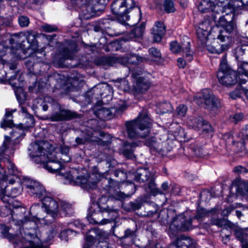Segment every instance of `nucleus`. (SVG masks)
<instances>
[{"mask_svg":"<svg viewBox=\"0 0 248 248\" xmlns=\"http://www.w3.org/2000/svg\"><path fill=\"white\" fill-rule=\"evenodd\" d=\"M29 155L36 163H44L48 161L44 167L49 172L61 174L62 168V150L55 149L46 141H37L30 144Z\"/></svg>","mask_w":248,"mask_h":248,"instance_id":"f257e3e1","label":"nucleus"},{"mask_svg":"<svg viewBox=\"0 0 248 248\" xmlns=\"http://www.w3.org/2000/svg\"><path fill=\"white\" fill-rule=\"evenodd\" d=\"M18 170L15 164L8 158H0V198L3 202H7L6 197L15 198L21 193L20 188H12L10 191L7 188L8 182L13 184Z\"/></svg>","mask_w":248,"mask_h":248,"instance_id":"f03ea898","label":"nucleus"},{"mask_svg":"<svg viewBox=\"0 0 248 248\" xmlns=\"http://www.w3.org/2000/svg\"><path fill=\"white\" fill-rule=\"evenodd\" d=\"M151 124L146 111H142L137 119L126 123L128 137L132 139L145 138L150 133Z\"/></svg>","mask_w":248,"mask_h":248,"instance_id":"7ed1b4c3","label":"nucleus"},{"mask_svg":"<svg viewBox=\"0 0 248 248\" xmlns=\"http://www.w3.org/2000/svg\"><path fill=\"white\" fill-rule=\"evenodd\" d=\"M232 16L231 17V20L228 21V18L225 17V15L219 17L218 22L221 29L219 30L217 39L221 42H224V44L221 45L220 48L219 49L213 48V50H210L212 53L219 54L228 49L230 47L232 43L231 35L236 31V24L232 21Z\"/></svg>","mask_w":248,"mask_h":248,"instance_id":"20e7f679","label":"nucleus"},{"mask_svg":"<svg viewBox=\"0 0 248 248\" xmlns=\"http://www.w3.org/2000/svg\"><path fill=\"white\" fill-rule=\"evenodd\" d=\"M1 233L5 237L17 245H20L19 243H21L23 245L22 248H44L39 238L30 232H24L23 233L20 231V234L15 235L8 233L9 228L4 225H1Z\"/></svg>","mask_w":248,"mask_h":248,"instance_id":"39448f33","label":"nucleus"},{"mask_svg":"<svg viewBox=\"0 0 248 248\" xmlns=\"http://www.w3.org/2000/svg\"><path fill=\"white\" fill-rule=\"evenodd\" d=\"M135 6L134 0H115L111 4V10L118 22L126 25V21L129 19L128 14Z\"/></svg>","mask_w":248,"mask_h":248,"instance_id":"423d86ee","label":"nucleus"},{"mask_svg":"<svg viewBox=\"0 0 248 248\" xmlns=\"http://www.w3.org/2000/svg\"><path fill=\"white\" fill-rule=\"evenodd\" d=\"M217 77L219 83L226 86L233 85L238 81L237 73L228 65L226 55L222 58Z\"/></svg>","mask_w":248,"mask_h":248,"instance_id":"0eeeda50","label":"nucleus"},{"mask_svg":"<svg viewBox=\"0 0 248 248\" xmlns=\"http://www.w3.org/2000/svg\"><path fill=\"white\" fill-rule=\"evenodd\" d=\"M198 9L202 13H208L212 12L215 14H220V13H226V15L231 13L232 16L233 13L232 9H226L218 5L215 4V3L210 0H202L198 6Z\"/></svg>","mask_w":248,"mask_h":248,"instance_id":"6e6552de","label":"nucleus"},{"mask_svg":"<svg viewBox=\"0 0 248 248\" xmlns=\"http://www.w3.org/2000/svg\"><path fill=\"white\" fill-rule=\"evenodd\" d=\"M192 228L191 219H186L183 214L174 217L170 225V231L172 233L178 231H187Z\"/></svg>","mask_w":248,"mask_h":248,"instance_id":"1a4fd4ad","label":"nucleus"},{"mask_svg":"<svg viewBox=\"0 0 248 248\" xmlns=\"http://www.w3.org/2000/svg\"><path fill=\"white\" fill-rule=\"evenodd\" d=\"M201 104L204 101V107L215 114L221 107L220 101L215 96L211 94L209 91L205 90L202 92V97H199Z\"/></svg>","mask_w":248,"mask_h":248,"instance_id":"9d476101","label":"nucleus"},{"mask_svg":"<svg viewBox=\"0 0 248 248\" xmlns=\"http://www.w3.org/2000/svg\"><path fill=\"white\" fill-rule=\"evenodd\" d=\"M108 201V198L106 196H102L99 199L98 201V206L101 212H107L108 216L110 217L108 219H103L99 220H94V224H99L101 225L106 224L114 220L118 216V213L116 210L114 209H110L108 208V206L106 205Z\"/></svg>","mask_w":248,"mask_h":248,"instance_id":"9b49d317","label":"nucleus"},{"mask_svg":"<svg viewBox=\"0 0 248 248\" xmlns=\"http://www.w3.org/2000/svg\"><path fill=\"white\" fill-rule=\"evenodd\" d=\"M24 185L31 195L40 198L46 193L45 187L39 182L32 179H28L24 182Z\"/></svg>","mask_w":248,"mask_h":248,"instance_id":"f8f14e48","label":"nucleus"},{"mask_svg":"<svg viewBox=\"0 0 248 248\" xmlns=\"http://www.w3.org/2000/svg\"><path fill=\"white\" fill-rule=\"evenodd\" d=\"M101 176L99 174H92L88 178L85 177H80L81 186L86 189H93L96 187L97 183L100 180Z\"/></svg>","mask_w":248,"mask_h":248,"instance_id":"ddd939ff","label":"nucleus"},{"mask_svg":"<svg viewBox=\"0 0 248 248\" xmlns=\"http://www.w3.org/2000/svg\"><path fill=\"white\" fill-rule=\"evenodd\" d=\"M32 51H26L25 48H18L16 52H13V56L16 60L23 59L27 58V54H28L29 57L25 61V64L28 68H31L34 64L33 59L34 58L31 54Z\"/></svg>","mask_w":248,"mask_h":248,"instance_id":"4468645a","label":"nucleus"},{"mask_svg":"<svg viewBox=\"0 0 248 248\" xmlns=\"http://www.w3.org/2000/svg\"><path fill=\"white\" fill-rule=\"evenodd\" d=\"M132 77L133 79L134 89L136 92L141 93L148 90L149 84L144 79L140 77L139 74L132 73Z\"/></svg>","mask_w":248,"mask_h":248,"instance_id":"2eb2a0df","label":"nucleus"},{"mask_svg":"<svg viewBox=\"0 0 248 248\" xmlns=\"http://www.w3.org/2000/svg\"><path fill=\"white\" fill-rule=\"evenodd\" d=\"M154 174L146 168L139 169L135 174V180L139 183H144L149 180H151L150 185H153Z\"/></svg>","mask_w":248,"mask_h":248,"instance_id":"dca6fc26","label":"nucleus"},{"mask_svg":"<svg viewBox=\"0 0 248 248\" xmlns=\"http://www.w3.org/2000/svg\"><path fill=\"white\" fill-rule=\"evenodd\" d=\"M25 37L29 44L26 49V51L38 50L39 45L36 39V34L33 32L32 31H29L25 32Z\"/></svg>","mask_w":248,"mask_h":248,"instance_id":"f3484780","label":"nucleus"},{"mask_svg":"<svg viewBox=\"0 0 248 248\" xmlns=\"http://www.w3.org/2000/svg\"><path fill=\"white\" fill-rule=\"evenodd\" d=\"M21 114L24 118L23 122L21 123L18 126L20 128L24 129H28L33 127L34 125V118L31 115L28 113L26 108L23 107L21 108Z\"/></svg>","mask_w":248,"mask_h":248,"instance_id":"a211bd4d","label":"nucleus"},{"mask_svg":"<svg viewBox=\"0 0 248 248\" xmlns=\"http://www.w3.org/2000/svg\"><path fill=\"white\" fill-rule=\"evenodd\" d=\"M165 32L166 28L164 23L161 21L156 22L152 29L154 41L156 42H160Z\"/></svg>","mask_w":248,"mask_h":248,"instance_id":"6ab92c4d","label":"nucleus"},{"mask_svg":"<svg viewBox=\"0 0 248 248\" xmlns=\"http://www.w3.org/2000/svg\"><path fill=\"white\" fill-rule=\"evenodd\" d=\"M231 190H234L236 194H248V184L243 181L235 180L232 182Z\"/></svg>","mask_w":248,"mask_h":248,"instance_id":"aec40b11","label":"nucleus"},{"mask_svg":"<svg viewBox=\"0 0 248 248\" xmlns=\"http://www.w3.org/2000/svg\"><path fill=\"white\" fill-rule=\"evenodd\" d=\"M25 32H20L19 33H16L13 35L10 39V43L12 45L11 48V53L13 55V52H16V50L18 48H24L22 47V44H20L22 41L21 38L25 37Z\"/></svg>","mask_w":248,"mask_h":248,"instance_id":"412c9836","label":"nucleus"},{"mask_svg":"<svg viewBox=\"0 0 248 248\" xmlns=\"http://www.w3.org/2000/svg\"><path fill=\"white\" fill-rule=\"evenodd\" d=\"M42 204L46 212H58V204L51 197H45L42 200Z\"/></svg>","mask_w":248,"mask_h":248,"instance_id":"4be33fe9","label":"nucleus"},{"mask_svg":"<svg viewBox=\"0 0 248 248\" xmlns=\"http://www.w3.org/2000/svg\"><path fill=\"white\" fill-rule=\"evenodd\" d=\"M233 231L234 232V235L236 237L241 241L243 248H248L246 243H245V240H248L247 233H246V229H242L238 227L235 226L233 225L231 227Z\"/></svg>","mask_w":248,"mask_h":248,"instance_id":"5701e85b","label":"nucleus"},{"mask_svg":"<svg viewBox=\"0 0 248 248\" xmlns=\"http://www.w3.org/2000/svg\"><path fill=\"white\" fill-rule=\"evenodd\" d=\"M15 142L8 137H5V140L1 147L0 154L4 153L7 155H12L14 153Z\"/></svg>","mask_w":248,"mask_h":248,"instance_id":"b1692460","label":"nucleus"},{"mask_svg":"<svg viewBox=\"0 0 248 248\" xmlns=\"http://www.w3.org/2000/svg\"><path fill=\"white\" fill-rule=\"evenodd\" d=\"M144 30V25H141L133 30L124 39L125 41H135L141 37Z\"/></svg>","mask_w":248,"mask_h":248,"instance_id":"393cba45","label":"nucleus"},{"mask_svg":"<svg viewBox=\"0 0 248 248\" xmlns=\"http://www.w3.org/2000/svg\"><path fill=\"white\" fill-rule=\"evenodd\" d=\"M124 62L126 63L138 65L147 61V59L139 56L136 54H129L123 58Z\"/></svg>","mask_w":248,"mask_h":248,"instance_id":"a878e982","label":"nucleus"},{"mask_svg":"<svg viewBox=\"0 0 248 248\" xmlns=\"http://www.w3.org/2000/svg\"><path fill=\"white\" fill-rule=\"evenodd\" d=\"M190 41L189 38L186 37V40L181 43L180 45V52L183 51L185 53V59L187 62H190L193 57L190 53Z\"/></svg>","mask_w":248,"mask_h":248,"instance_id":"bb28decb","label":"nucleus"},{"mask_svg":"<svg viewBox=\"0 0 248 248\" xmlns=\"http://www.w3.org/2000/svg\"><path fill=\"white\" fill-rule=\"evenodd\" d=\"M46 215L44 217H41L38 214H36L35 216L38 219V221L41 223L44 224H48L53 222L58 216V212L54 213L53 212H46Z\"/></svg>","mask_w":248,"mask_h":248,"instance_id":"cd10ccee","label":"nucleus"},{"mask_svg":"<svg viewBox=\"0 0 248 248\" xmlns=\"http://www.w3.org/2000/svg\"><path fill=\"white\" fill-rule=\"evenodd\" d=\"M104 135L105 134L103 132L94 131L93 133H88L87 137L85 138L84 141L79 138H76V141L78 144H83L86 141H98L97 136L100 135L101 137H103Z\"/></svg>","mask_w":248,"mask_h":248,"instance_id":"c85d7f7f","label":"nucleus"},{"mask_svg":"<svg viewBox=\"0 0 248 248\" xmlns=\"http://www.w3.org/2000/svg\"><path fill=\"white\" fill-rule=\"evenodd\" d=\"M239 136L241 139L236 142V145L239 148L238 150L242 151L245 149V139H248V124H246L245 127L241 130Z\"/></svg>","mask_w":248,"mask_h":248,"instance_id":"c756f323","label":"nucleus"},{"mask_svg":"<svg viewBox=\"0 0 248 248\" xmlns=\"http://www.w3.org/2000/svg\"><path fill=\"white\" fill-rule=\"evenodd\" d=\"M174 243L177 248H188L194 244V241L190 238L183 236L177 239Z\"/></svg>","mask_w":248,"mask_h":248,"instance_id":"7c9ffc66","label":"nucleus"},{"mask_svg":"<svg viewBox=\"0 0 248 248\" xmlns=\"http://www.w3.org/2000/svg\"><path fill=\"white\" fill-rule=\"evenodd\" d=\"M95 114L101 120H107L112 117L113 113L109 108H102L95 111Z\"/></svg>","mask_w":248,"mask_h":248,"instance_id":"2f4dec72","label":"nucleus"},{"mask_svg":"<svg viewBox=\"0 0 248 248\" xmlns=\"http://www.w3.org/2000/svg\"><path fill=\"white\" fill-rule=\"evenodd\" d=\"M187 123L189 126L198 129L202 128L207 125V122L203 121L202 118L200 117L197 118H190Z\"/></svg>","mask_w":248,"mask_h":248,"instance_id":"473e14b6","label":"nucleus"},{"mask_svg":"<svg viewBox=\"0 0 248 248\" xmlns=\"http://www.w3.org/2000/svg\"><path fill=\"white\" fill-rule=\"evenodd\" d=\"M145 144L155 150L157 151L161 149V142L157 141L156 139L154 137L147 139L145 141Z\"/></svg>","mask_w":248,"mask_h":248,"instance_id":"72a5a7b5","label":"nucleus"},{"mask_svg":"<svg viewBox=\"0 0 248 248\" xmlns=\"http://www.w3.org/2000/svg\"><path fill=\"white\" fill-rule=\"evenodd\" d=\"M53 108L54 109L58 110V111L54 112L50 116V120L51 121H60L62 120V114L61 107L58 104H54Z\"/></svg>","mask_w":248,"mask_h":248,"instance_id":"f704fd0d","label":"nucleus"},{"mask_svg":"<svg viewBox=\"0 0 248 248\" xmlns=\"http://www.w3.org/2000/svg\"><path fill=\"white\" fill-rule=\"evenodd\" d=\"M209 32L207 31H202L201 29H197V34L198 39L201 42V44L203 46L208 40V36Z\"/></svg>","mask_w":248,"mask_h":248,"instance_id":"c9c22d12","label":"nucleus"},{"mask_svg":"<svg viewBox=\"0 0 248 248\" xmlns=\"http://www.w3.org/2000/svg\"><path fill=\"white\" fill-rule=\"evenodd\" d=\"M92 232L95 233L96 235H100L101 234V232L98 229L94 228L91 230L86 237V242L89 244V245H92L93 243H94L95 240L94 237L90 234Z\"/></svg>","mask_w":248,"mask_h":248,"instance_id":"e433bc0d","label":"nucleus"},{"mask_svg":"<svg viewBox=\"0 0 248 248\" xmlns=\"http://www.w3.org/2000/svg\"><path fill=\"white\" fill-rule=\"evenodd\" d=\"M164 10L167 13H172L175 11L172 0H165L163 3Z\"/></svg>","mask_w":248,"mask_h":248,"instance_id":"4c0bfd02","label":"nucleus"},{"mask_svg":"<svg viewBox=\"0 0 248 248\" xmlns=\"http://www.w3.org/2000/svg\"><path fill=\"white\" fill-rule=\"evenodd\" d=\"M132 193L125 194L121 191H118L117 189L114 190L113 193L112 194L113 197L118 200H122L129 198L132 195Z\"/></svg>","mask_w":248,"mask_h":248,"instance_id":"58836bf2","label":"nucleus"},{"mask_svg":"<svg viewBox=\"0 0 248 248\" xmlns=\"http://www.w3.org/2000/svg\"><path fill=\"white\" fill-rule=\"evenodd\" d=\"M73 212L72 205L66 201H63V214H64V216L66 217L70 216Z\"/></svg>","mask_w":248,"mask_h":248,"instance_id":"ea45409f","label":"nucleus"},{"mask_svg":"<svg viewBox=\"0 0 248 248\" xmlns=\"http://www.w3.org/2000/svg\"><path fill=\"white\" fill-rule=\"evenodd\" d=\"M16 98L19 102H22L26 99V96L22 88H17L15 91Z\"/></svg>","mask_w":248,"mask_h":248,"instance_id":"a19ab883","label":"nucleus"},{"mask_svg":"<svg viewBox=\"0 0 248 248\" xmlns=\"http://www.w3.org/2000/svg\"><path fill=\"white\" fill-rule=\"evenodd\" d=\"M32 56L34 58L33 59V62L38 63L43 62L44 57L42 53L39 52L38 50L32 51L31 52Z\"/></svg>","mask_w":248,"mask_h":248,"instance_id":"79ce46f5","label":"nucleus"},{"mask_svg":"<svg viewBox=\"0 0 248 248\" xmlns=\"http://www.w3.org/2000/svg\"><path fill=\"white\" fill-rule=\"evenodd\" d=\"M197 29H201L202 31H207V32H209L211 29L210 22L208 20L204 21L199 25Z\"/></svg>","mask_w":248,"mask_h":248,"instance_id":"37998d69","label":"nucleus"},{"mask_svg":"<svg viewBox=\"0 0 248 248\" xmlns=\"http://www.w3.org/2000/svg\"><path fill=\"white\" fill-rule=\"evenodd\" d=\"M187 111V108L184 105H180L177 107L176 112L179 117H183L185 116Z\"/></svg>","mask_w":248,"mask_h":248,"instance_id":"c03bdc74","label":"nucleus"},{"mask_svg":"<svg viewBox=\"0 0 248 248\" xmlns=\"http://www.w3.org/2000/svg\"><path fill=\"white\" fill-rule=\"evenodd\" d=\"M18 21L19 25L22 27H27L30 23L29 18L26 16H19Z\"/></svg>","mask_w":248,"mask_h":248,"instance_id":"a18cd8bd","label":"nucleus"},{"mask_svg":"<svg viewBox=\"0 0 248 248\" xmlns=\"http://www.w3.org/2000/svg\"><path fill=\"white\" fill-rule=\"evenodd\" d=\"M170 49L174 53L180 52V45L176 41L172 42L170 44Z\"/></svg>","mask_w":248,"mask_h":248,"instance_id":"49530a36","label":"nucleus"},{"mask_svg":"<svg viewBox=\"0 0 248 248\" xmlns=\"http://www.w3.org/2000/svg\"><path fill=\"white\" fill-rule=\"evenodd\" d=\"M41 30L45 32H52L57 30V28L54 26L49 24H44L41 26Z\"/></svg>","mask_w":248,"mask_h":248,"instance_id":"de8ad7c7","label":"nucleus"},{"mask_svg":"<svg viewBox=\"0 0 248 248\" xmlns=\"http://www.w3.org/2000/svg\"><path fill=\"white\" fill-rule=\"evenodd\" d=\"M72 80L73 79L72 78H69L68 79V82L64 85H63V89L64 88V86L66 93L74 91V88L73 87Z\"/></svg>","mask_w":248,"mask_h":248,"instance_id":"09e8293b","label":"nucleus"},{"mask_svg":"<svg viewBox=\"0 0 248 248\" xmlns=\"http://www.w3.org/2000/svg\"><path fill=\"white\" fill-rule=\"evenodd\" d=\"M121 90L124 91H127L130 90V87L128 82L125 79H123L120 82V85H118Z\"/></svg>","mask_w":248,"mask_h":248,"instance_id":"8fccbe9b","label":"nucleus"},{"mask_svg":"<svg viewBox=\"0 0 248 248\" xmlns=\"http://www.w3.org/2000/svg\"><path fill=\"white\" fill-rule=\"evenodd\" d=\"M149 54L155 58L161 57V53L159 50L155 47H152L149 50Z\"/></svg>","mask_w":248,"mask_h":248,"instance_id":"3c124183","label":"nucleus"},{"mask_svg":"<svg viewBox=\"0 0 248 248\" xmlns=\"http://www.w3.org/2000/svg\"><path fill=\"white\" fill-rule=\"evenodd\" d=\"M9 49V47L5 45L4 42L0 43V57L5 56Z\"/></svg>","mask_w":248,"mask_h":248,"instance_id":"603ef678","label":"nucleus"},{"mask_svg":"<svg viewBox=\"0 0 248 248\" xmlns=\"http://www.w3.org/2000/svg\"><path fill=\"white\" fill-rule=\"evenodd\" d=\"M11 213V210L6 206L0 207V215L1 217H6Z\"/></svg>","mask_w":248,"mask_h":248,"instance_id":"864d4df0","label":"nucleus"},{"mask_svg":"<svg viewBox=\"0 0 248 248\" xmlns=\"http://www.w3.org/2000/svg\"><path fill=\"white\" fill-rule=\"evenodd\" d=\"M63 120L70 119L75 117V114L74 113L72 112L67 110H63Z\"/></svg>","mask_w":248,"mask_h":248,"instance_id":"5fc2aeb1","label":"nucleus"},{"mask_svg":"<svg viewBox=\"0 0 248 248\" xmlns=\"http://www.w3.org/2000/svg\"><path fill=\"white\" fill-rule=\"evenodd\" d=\"M243 118V115L242 113H236L231 117V120L234 123H237L241 121Z\"/></svg>","mask_w":248,"mask_h":248,"instance_id":"6e6d98bb","label":"nucleus"},{"mask_svg":"<svg viewBox=\"0 0 248 248\" xmlns=\"http://www.w3.org/2000/svg\"><path fill=\"white\" fill-rule=\"evenodd\" d=\"M234 171L235 172L238 174H244L248 172L247 169L241 166L235 167L234 169Z\"/></svg>","mask_w":248,"mask_h":248,"instance_id":"4d7b16f0","label":"nucleus"},{"mask_svg":"<svg viewBox=\"0 0 248 248\" xmlns=\"http://www.w3.org/2000/svg\"><path fill=\"white\" fill-rule=\"evenodd\" d=\"M241 85V90L242 92L245 95L248 99V82L245 84H240Z\"/></svg>","mask_w":248,"mask_h":248,"instance_id":"13d9d810","label":"nucleus"},{"mask_svg":"<svg viewBox=\"0 0 248 248\" xmlns=\"http://www.w3.org/2000/svg\"><path fill=\"white\" fill-rule=\"evenodd\" d=\"M68 150L69 149L67 147L63 146V156L64 155L65 158H63V162H67L70 160V158L67 155Z\"/></svg>","mask_w":248,"mask_h":248,"instance_id":"bf43d9fd","label":"nucleus"},{"mask_svg":"<svg viewBox=\"0 0 248 248\" xmlns=\"http://www.w3.org/2000/svg\"><path fill=\"white\" fill-rule=\"evenodd\" d=\"M207 214V211L203 208H200L198 209L197 215L196 217L198 219L202 217L204 215Z\"/></svg>","mask_w":248,"mask_h":248,"instance_id":"052dcab7","label":"nucleus"},{"mask_svg":"<svg viewBox=\"0 0 248 248\" xmlns=\"http://www.w3.org/2000/svg\"><path fill=\"white\" fill-rule=\"evenodd\" d=\"M241 92L239 90H235L230 93V97L233 99H235L240 96Z\"/></svg>","mask_w":248,"mask_h":248,"instance_id":"680f3d73","label":"nucleus"},{"mask_svg":"<svg viewBox=\"0 0 248 248\" xmlns=\"http://www.w3.org/2000/svg\"><path fill=\"white\" fill-rule=\"evenodd\" d=\"M1 62L4 66L8 67L11 70H14L16 68V64L15 63L7 62L3 60H1Z\"/></svg>","mask_w":248,"mask_h":248,"instance_id":"e2e57ef3","label":"nucleus"},{"mask_svg":"<svg viewBox=\"0 0 248 248\" xmlns=\"http://www.w3.org/2000/svg\"><path fill=\"white\" fill-rule=\"evenodd\" d=\"M178 65L180 68H183L186 65V61L182 58H179L177 60Z\"/></svg>","mask_w":248,"mask_h":248,"instance_id":"0e129e2a","label":"nucleus"},{"mask_svg":"<svg viewBox=\"0 0 248 248\" xmlns=\"http://www.w3.org/2000/svg\"><path fill=\"white\" fill-rule=\"evenodd\" d=\"M40 208V205L39 204H34L32 205L30 208V210L31 212H32L33 214L35 213V212L37 210Z\"/></svg>","mask_w":248,"mask_h":248,"instance_id":"69168bd1","label":"nucleus"},{"mask_svg":"<svg viewBox=\"0 0 248 248\" xmlns=\"http://www.w3.org/2000/svg\"><path fill=\"white\" fill-rule=\"evenodd\" d=\"M13 125V123L11 121L4 120L1 125L2 127H11Z\"/></svg>","mask_w":248,"mask_h":248,"instance_id":"338daca9","label":"nucleus"},{"mask_svg":"<svg viewBox=\"0 0 248 248\" xmlns=\"http://www.w3.org/2000/svg\"><path fill=\"white\" fill-rule=\"evenodd\" d=\"M132 236V237H133L135 236V233L134 232H132L130 230L127 229L125 231V236L128 237V236Z\"/></svg>","mask_w":248,"mask_h":248,"instance_id":"774afa93","label":"nucleus"}]
</instances>
